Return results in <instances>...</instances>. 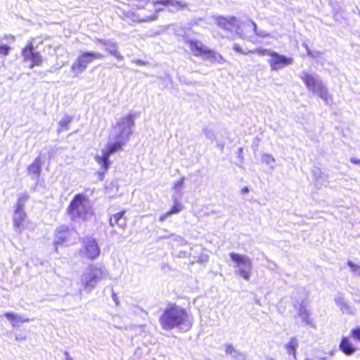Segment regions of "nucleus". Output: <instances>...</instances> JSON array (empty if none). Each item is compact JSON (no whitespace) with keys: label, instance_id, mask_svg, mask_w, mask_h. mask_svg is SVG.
<instances>
[{"label":"nucleus","instance_id":"nucleus-1","mask_svg":"<svg viewBox=\"0 0 360 360\" xmlns=\"http://www.w3.org/2000/svg\"><path fill=\"white\" fill-rule=\"evenodd\" d=\"M134 116L128 114L123 116L116 123L119 133L115 136L114 141L109 142L106 148L103 150L101 156H96V162L101 166L103 170V174L106 173L110 167V162L109 158L110 155L117 153L122 149L126 144L131 134V128L134 126Z\"/></svg>","mask_w":360,"mask_h":360},{"label":"nucleus","instance_id":"nucleus-2","mask_svg":"<svg viewBox=\"0 0 360 360\" xmlns=\"http://www.w3.org/2000/svg\"><path fill=\"white\" fill-rule=\"evenodd\" d=\"M159 322L161 328L166 331L182 328L188 330L192 325L186 309L175 303L167 305L159 318Z\"/></svg>","mask_w":360,"mask_h":360},{"label":"nucleus","instance_id":"nucleus-3","mask_svg":"<svg viewBox=\"0 0 360 360\" xmlns=\"http://www.w3.org/2000/svg\"><path fill=\"white\" fill-rule=\"evenodd\" d=\"M89 200L84 194H76L70 201L67 207V213L70 216L72 220L82 219L86 220L89 214L87 203Z\"/></svg>","mask_w":360,"mask_h":360},{"label":"nucleus","instance_id":"nucleus-4","mask_svg":"<svg viewBox=\"0 0 360 360\" xmlns=\"http://www.w3.org/2000/svg\"><path fill=\"white\" fill-rule=\"evenodd\" d=\"M104 276V268L95 264H90L86 272H84L81 278V283L83 288L91 292L101 281Z\"/></svg>","mask_w":360,"mask_h":360},{"label":"nucleus","instance_id":"nucleus-5","mask_svg":"<svg viewBox=\"0 0 360 360\" xmlns=\"http://www.w3.org/2000/svg\"><path fill=\"white\" fill-rule=\"evenodd\" d=\"M300 79L304 82L305 86L314 94L319 96L325 101H328L330 95L327 88L313 75L308 72H303L300 75Z\"/></svg>","mask_w":360,"mask_h":360},{"label":"nucleus","instance_id":"nucleus-6","mask_svg":"<svg viewBox=\"0 0 360 360\" xmlns=\"http://www.w3.org/2000/svg\"><path fill=\"white\" fill-rule=\"evenodd\" d=\"M34 39H30L21 50V56L23 61L30 63V68L41 66L43 64V57L34 46Z\"/></svg>","mask_w":360,"mask_h":360},{"label":"nucleus","instance_id":"nucleus-7","mask_svg":"<svg viewBox=\"0 0 360 360\" xmlns=\"http://www.w3.org/2000/svg\"><path fill=\"white\" fill-rule=\"evenodd\" d=\"M102 58L103 55L99 53L91 51L82 52L72 64L70 69L75 76H77L86 69L89 64L96 59Z\"/></svg>","mask_w":360,"mask_h":360},{"label":"nucleus","instance_id":"nucleus-8","mask_svg":"<svg viewBox=\"0 0 360 360\" xmlns=\"http://www.w3.org/2000/svg\"><path fill=\"white\" fill-rule=\"evenodd\" d=\"M79 254L89 260H94L101 255V249L96 239L88 238L83 241Z\"/></svg>","mask_w":360,"mask_h":360},{"label":"nucleus","instance_id":"nucleus-9","mask_svg":"<svg viewBox=\"0 0 360 360\" xmlns=\"http://www.w3.org/2000/svg\"><path fill=\"white\" fill-rule=\"evenodd\" d=\"M76 231L67 226H60L56 231L54 245L57 249L58 246L68 245L75 238Z\"/></svg>","mask_w":360,"mask_h":360},{"label":"nucleus","instance_id":"nucleus-10","mask_svg":"<svg viewBox=\"0 0 360 360\" xmlns=\"http://www.w3.org/2000/svg\"><path fill=\"white\" fill-rule=\"evenodd\" d=\"M29 198L27 195L19 198L15 210V216L13 217V225L15 229H21L23 228L27 214L23 210V202Z\"/></svg>","mask_w":360,"mask_h":360},{"label":"nucleus","instance_id":"nucleus-11","mask_svg":"<svg viewBox=\"0 0 360 360\" xmlns=\"http://www.w3.org/2000/svg\"><path fill=\"white\" fill-rule=\"evenodd\" d=\"M268 63L271 70L275 71L292 64L293 59L283 55H280L274 51L268 60Z\"/></svg>","mask_w":360,"mask_h":360},{"label":"nucleus","instance_id":"nucleus-12","mask_svg":"<svg viewBox=\"0 0 360 360\" xmlns=\"http://www.w3.org/2000/svg\"><path fill=\"white\" fill-rule=\"evenodd\" d=\"M126 211L122 210L117 213L112 214L109 218V224L112 227L117 226L124 229L127 226V218L125 217Z\"/></svg>","mask_w":360,"mask_h":360},{"label":"nucleus","instance_id":"nucleus-13","mask_svg":"<svg viewBox=\"0 0 360 360\" xmlns=\"http://www.w3.org/2000/svg\"><path fill=\"white\" fill-rule=\"evenodd\" d=\"M190 50L195 56H205L207 48L200 41L190 39L187 41Z\"/></svg>","mask_w":360,"mask_h":360},{"label":"nucleus","instance_id":"nucleus-14","mask_svg":"<svg viewBox=\"0 0 360 360\" xmlns=\"http://www.w3.org/2000/svg\"><path fill=\"white\" fill-rule=\"evenodd\" d=\"M339 347L340 349L346 355H351L356 351V348L347 337L342 338Z\"/></svg>","mask_w":360,"mask_h":360},{"label":"nucleus","instance_id":"nucleus-15","mask_svg":"<svg viewBox=\"0 0 360 360\" xmlns=\"http://www.w3.org/2000/svg\"><path fill=\"white\" fill-rule=\"evenodd\" d=\"M218 23L224 29L229 30L237 25V19L234 16L220 17L218 19Z\"/></svg>","mask_w":360,"mask_h":360},{"label":"nucleus","instance_id":"nucleus-16","mask_svg":"<svg viewBox=\"0 0 360 360\" xmlns=\"http://www.w3.org/2000/svg\"><path fill=\"white\" fill-rule=\"evenodd\" d=\"M229 256L238 265H246L250 269L251 268L252 262L251 259L248 257L234 252L230 253Z\"/></svg>","mask_w":360,"mask_h":360},{"label":"nucleus","instance_id":"nucleus-17","mask_svg":"<svg viewBox=\"0 0 360 360\" xmlns=\"http://www.w3.org/2000/svg\"><path fill=\"white\" fill-rule=\"evenodd\" d=\"M298 346L299 342L295 337L291 338L289 342L285 345L288 354L291 355L295 359H296V351Z\"/></svg>","mask_w":360,"mask_h":360},{"label":"nucleus","instance_id":"nucleus-18","mask_svg":"<svg viewBox=\"0 0 360 360\" xmlns=\"http://www.w3.org/2000/svg\"><path fill=\"white\" fill-rule=\"evenodd\" d=\"M72 117L68 115L63 117L58 123V133L66 131L69 129V124L72 122Z\"/></svg>","mask_w":360,"mask_h":360},{"label":"nucleus","instance_id":"nucleus-19","mask_svg":"<svg viewBox=\"0 0 360 360\" xmlns=\"http://www.w3.org/2000/svg\"><path fill=\"white\" fill-rule=\"evenodd\" d=\"M207 58L210 59L212 62H216V61H221L223 60V57L221 55L217 53L214 51L212 49H207L205 56Z\"/></svg>","mask_w":360,"mask_h":360},{"label":"nucleus","instance_id":"nucleus-20","mask_svg":"<svg viewBox=\"0 0 360 360\" xmlns=\"http://www.w3.org/2000/svg\"><path fill=\"white\" fill-rule=\"evenodd\" d=\"M28 170L30 173L39 176L41 172V163L39 159H36L28 167Z\"/></svg>","mask_w":360,"mask_h":360},{"label":"nucleus","instance_id":"nucleus-21","mask_svg":"<svg viewBox=\"0 0 360 360\" xmlns=\"http://www.w3.org/2000/svg\"><path fill=\"white\" fill-rule=\"evenodd\" d=\"M182 210L183 205L180 202L176 201L174 202V205L171 207V208L167 212V214L172 215L174 214H177Z\"/></svg>","mask_w":360,"mask_h":360},{"label":"nucleus","instance_id":"nucleus-22","mask_svg":"<svg viewBox=\"0 0 360 360\" xmlns=\"http://www.w3.org/2000/svg\"><path fill=\"white\" fill-rule=\"evenodd\" d=\"M250 52L256 53L259 56H269L271 57L274 51H271L269 49H255V51H250Z\"/></svg>","mask_w":360,"mask_h":360},{"label":"nucleus","instance_id":"nucleus-23","mask_svg":"<svg viewBox=\"0 0 360 360\" xmlns=\"http://www.w3.org/2000/svg\"><path fill=\"white\" fill-rule=\"evenodd\" d=\"M185 178L181 177L174 184L173 189L176 191H180L184 184Z\"/></svg>","mask_w":360,"mask_h":360},{"label":"nucleus","instance_id":"nucleus-24","mask_svg":"<svg viewBox=\"0 0 360 360\" xmlns=\"http://www.w3.org/2000/svg\"><path fill=\"white\" fill-rule=\"evenodd\" d=\"M11 51V47L8 45L2 44L0 45V55L3 56H7Z\"/></svg>","mask_w":360,"mask_h":360},{"label":"nucleus","instance_id":"nucleus-25","mask_svg":"<svg viewBox=\"0 0 360 360\" xmlns=\"http://www.w3.org/2000/svg\"><path fill=\"white\" fill-rule=\"evenodd\" d=\"M225 353L226 355H232V354L236 353V350L234 348L233 345L226 344L225 345Z\"/></svg>","mask_w":360,"mask_h":360},{"label":"nucleus","instance_id":"nucleus-26","mask_svg":"<svg viewBox=\"0 0 360 360\" xmlns=\"http://www.w3.org/2000/svg\"><path fill=\"white\" fill-rule=\"evenodd\" d=\"M155 4L162 5L165 6H170V5L173 6L174 4L173 0H158L155 1Z\"/></svg>","mask_w":360,"mask_h":360},{"label":"nucleus","instance_id":"nucleus-27","mask_svg":"<svg viewBox=\"0 0 360 360\" xmlns=\"http://www.w3.org/2000/svg\"><path fill=\"white\" fill-rule=\"evenodd\" d=\"M347 265L350 267L351 270L354 272L360 271V266L354 264L351 261L347 262Z\"/></svg>","mask_w":360,"mask_h":360},{"label":"nucleus","instance_id":"nucleus-28","mask_svg":"<svg viewBox=\"0 0 360 360\" xmlns=\"http://www.w3.org/2000/svg\"><path fill=\"white\" fill-rule=\"evenodd\" d=\"M350 334L355 339L360 341V328H354L351 330Z\"/></svg>","mask_w":360,"mask_h":360},{"label":"nucleus","instance_id":"nucleus-29","mask_svg":"<svg viewBox=\"0 0 360 360\" xmlns=\"http://www.w3.org/2000/svg\"><path fill=\"white\" fill-rule=\"evenodd\" d=\"M238 274L240 276H242L245 280H249L250 278V271H246L245 269H240L238 271Z\"/></svg>","mask_w":360,"mask_h":360},{"label":"nucleus","instance_id":"nucleus-30","mask_svg":"<svg viewBox=\"0 0 360 360\" xmlns=\"http://www.w3.org/2000/svg\"><path fill=\"white\" fill-rule=\"evenodd\" d=\"M4 316L6 317L11 321H17V319H18L17 316L11 312L5 313Z\"/></svg>","mask_w":360,"mask_h":360},{"label":"nucleus","instance_id":"nucleus-31","mask_svg":"<svg viewBox=\"0 0 360 360\" xmlns=\"http://www.w3.org/2000/svg\"><path fill=\"white\" fill-rule=\"evenodd\" d=\"M157 18L156 15H153L151 16H147L144 18H143L141 21V22H150L153 20H155Z\"/></svg>","mask_w":360,"mask_h":360},{"label":"nucleus","instance_id":"nucleus-32","mask_svg":"<svg viewBox=\"0 0 360 360\" xmlns=\"http://www.w3.org/2000/svg\"><path fill=\"white\" fill-rule=\"evenodd\" d=\"M233 50L239 53H242V54H244L245 53L242 48L238 45V44H235L233 47Z\"/></svg>","mask_w":360,"mask_h":360},{"label":"nucleus","instance_id":"nucleus-33","mask_svg":"<svg viewBox=\"0 0 360 360\" xmlns=\"http://www.w3.org/2000/svg\"><path fill=\"white\" fill-rule=\"evenodd\" d=\"M64 354L66 356L65 360H73L68 352H65Z\"/></svg>","mask_w":360,"mask_h":360},{"label":"nucleus","instance_id":"nucleus-34","mask_svg":"<svg viewBox=\"0 0 360 360\" xmlns=\"http://www.w3.org/2000/svg\"><path fill=\"white\" fill-rule=\"evenodd\" d=\"M168 216H169V214H167V212H166L164 215H162V216H161V217H160V221H164V220H165V219L167 217H168Z\"/></svg>","mask_w":360,"mask_h":360},{"label":"nucleus","instance_id":"nucleus-35","mask_svg":"<svg viewBox=\"0 0 360 360\" xmlns=\"http://www.w3.org/2000/svg\"><path fill=\"white\" fill-rule=\"evenodd\" d=\"M351 162L354 163V164H356V165H360V160H359L352 159Z\"/></svg>","mask_w":360,"mask_h":360},{"label":"nucleus","instance_id":"nucleus-36","mask_svg":"<svg viewBox=\"0 0 360 360\" xmlns=\"http://www.w3.org/2000/svg\"><path fill=\"white\" fill-rule=\"evenodd\" d=\"M252 26H253V27H254V30H256V28H257V25H256V23H255V22H252Z\"/></svg>","mask_w":360,"mask_h":360},{"label":"nucleus","instance_id":"nucleus-37","mask_svg":"<svg viewBox=\"0 0 360 360\" xmlns=\"http://www.w3.org/2000/svg\"><path fill=\"white\" fill-rule=\"evenodd\" d=\"M242 191H243V193H245V192H248V188L245 187V188H243Z\"/></svg>","mask_w":360,"mask_h":360},{"label":"nucleus","instance_id":"nucleus-38","mask_svg":"<svg viewBox=\"0 0 360 360\" xmlns=\"http://www.w3.org/2000/svg\"><path fill=\"white\" fill-rule=\"evenodd\" d=\"M240 152H242L243 151V149L242 148H240L239 149Z\"/></svg>","mask_w":360,"mask_h":360}]
</instances>
